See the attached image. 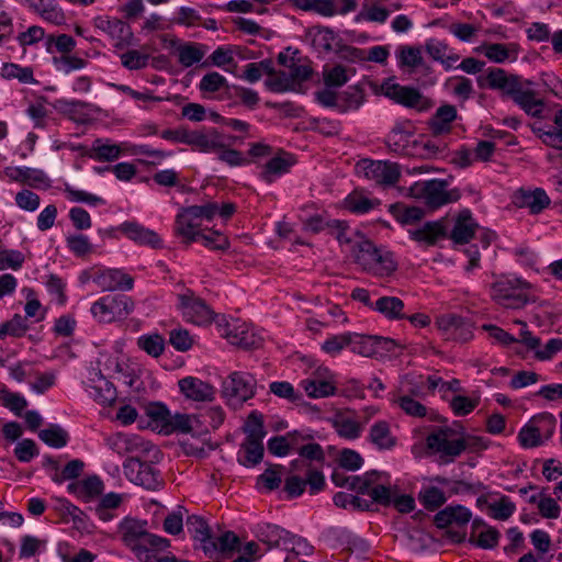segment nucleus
I'll list each match as a JSON object with an SVG mask.
<instances>
[{"label": "nucleus", "mask_w": 562, "mask_h": 562, "mask_svg": "<svg viewBox=\"0 0 562 562\" xmlns=\"http://www.w3.org/2000/svg\"><path fill=\"white\" fill-rule=\"evenodd\" d=\"M296 164L293 154L281 150L279 155L269 159L259 173L261 180L271 184L279 177L290 172L291 168Z\"/></svg>", "instance_id": "nucleus-23"}, {"label": "nucleus", "mask_w": 562, "mask_h": 562, "mask_svg": "<svg viewBox=\"0 0 562 562\" xmlns=\"http://www.w3.org/2000/svg\"><path fill=\"white\" fill-rule=\"evenodd\" d=\"M448 181L443 179H431L424 181L418 188V196L422 198L425 204L431 209L437 210L443 205L454 203L460 200L461 191L458 188L448 190Z\"/></svg>", "instance_id": "nucleus-8"}, {"label": "nucleus", "mask_w": 562, "mask_h": 562, "mask_svg": "<svg viewBox=\"0 0 562 562\" xmlns=\"http://www.w3.org/2000/svg\"><path fill=\"white\" fill-rule=\"evenodd\" d=\"M216 328L221 337L244 349L258 348L262 341L246 323L236 318L227 319L225 315L216 316Z\"/></svg>", "instance_id": "nucleus-5"}, {"label": "nucleus", "mask_w": 562, "mask_h": 562, "mask_svg": "<svg viewBox=\"0 0 562 562\" xmlns=\"http://www.w3.org/2000/svg\"><path fill=\"white\" fill-rule=\"evenodd\" d=\"M120 231L136 244L150 246L155 249L162 247V240L158 234L149 228L144 227L137 222L125 221L120 225Z\"/></svg>", "instance_id": "nucleus-25"}, {"label": "nucleus", "mask_w": 562, "mask_h": 562, "mask_svg": "<svg viewBox=\"0 0 562 562\" xmlns=\"http://www.w3.org/2000/svg\"><path fill=\"white\" fill-rule=\"evenodd\" d=\"M324 83L327 88H339L348 82L349 76L347 69L341 65H336L323 72Z\"/></svg>", "instance_id": "nucleus-64"}, {"label": "nucleus", "mask_w": 562, "mask_h": 562, "mask_svg": "<svg viewBox=\"0 0 562 562\" xmlns=\"http://www.w3.org/2000/svg\"><path fill=\"white\" fill-rule=\"evenodd\" d=\"M384 143L391 153L412 157L416 143L412 122L396 123L386 135Z\"/></svg>", "instance_id": "nucleus-14"}, {"label": "nucleus", "mask_w": 562, "mask_h": 562, "mask_svg": "<svg viewBox=\"0 0 562 562\" xmlns=\"http://www.w3.org/2000/svg\"><path fill=\"white\" fill-rule=\"evenodd\" d=\"M194 418L196 416H191L188 414H175L170 413V420L165 430V434L171 432H181V434H190L193 430V423H195Z\"/></svg>", "instance_id": "nucleus-61"}, {"label": "nucleus", "mask_w": 562, "mask_h": 562, "mask_svg": "<svg viewBox=\"0 0 562 562\" xmlns=\"http://www.w3.org/2000/svg\"><path fill=\"white\" fill-rule=\"evenodd\" d=\"M137 346L147 355L158 358L165 350V339L159 334L142 335L137 338Z\"/></svg>", "instance_id": "nucleus-55"}, {"label": "nucleus", "mask_w": 562, "mask_h": 562, "mask_svg": "<svg viewBox=\"0 0 562 562\" xmlns=\"http://www.w3.org/2000/svg\"><path fill=\"white\" fill-rule=\"evenodd\" d=\"M225 413L221 406H212L199 414L194 418L195 424H201L205 427V431L217 429L224 422Z\"/></svg>", "instance_id": "nucleus-54"}, {"label": "nucleus", "mask_w": 562, "mask_h": 562, "mask_svg": "<svg viewBox=\"0 0 562 562\" xmlns=\"http://www.w3.org/2000/svg\"><path fill=\"white\" fill-rule=\"evenodd\" d=\"M31 7L50 23L61 24L65 21V14L55 0H33Z\"/></svg>", "instance_id": "nucleus-44"}, {"label": "nucleus", "mask_w": 562, "mask_h": 562, "mask_svg": "<svg viewBox=\"0 0 562 562\" xmlns=\"http://www.w3.org/2000/svg\"><path fill=\"white\" fill-rule=\"evenodd\" d=\"M27 329L25 317L15 314L10 321L0 325V339H4L7 336L23 337Z\"/></svg>", "instance_id": "nucleus-58"}, {"label": "nucleus", "mask_w": 562, "mask_h": 562, "mask_svg": "<svg viewBox=\"0 0 562 562\" xmlns=\"http://www.w3.org/2000/svg\"><path fill=\"white\" fill-rule=\"evenodd\" d=\"M383 93L386 98L405 108L426 111L430 108V101L422 92L411 86H402L387 79L382 85Z\"/></svg>", "instance_id": "nucleus-9"}, {"label": "nucleus", "mask_w": 562, "mask_h": 562, "mask_svg": "<svg viewBox=\"0 0 562 562\" xmlns=\"http://www.w3.org/2000/svg\"><path fill=\"white\" fill-rule=\"evenodd\" d=\"M188 145L198 148L200 151L211 153L222 148L223 142L217 130L212 128L209 133L190 131Z\"/></svg>", "instance_id": "nucleus-33"}, {"label": "nucleus", "mask_w": 562, "mask_h": 562, "mask_svg": "<svg viewBox=\"0 0 562 562\" xmlns=\"http://www.w3.org/2000/svg\"><path fill=\"white\" fill-rule=\"evenodd\" d=\"M187 530L194 540L195 544H202L209 539L212 532L206 520L198 515H190L186 520Z\"/></svg>", "instance_id": "nucleus-51"}, {"label": "nucleus", "mask_w": 562, "mask_h": 562, "mask_svg": "<svg viewBox=\"0 0 562 562\" xmlns=\"http://www.w3.org/2000/svg\"><path fill=\"white\" fill-rule=\"evenodd\" d=\"M362 165L366 178L383 187L394 186L401 177L400 166L396 162L364 159Z\"/></svg>", "instance_id": "nucleus-16"}, {"label": "nucleus", "mask_w": 562, "mask_h": 562, "mask_svg": "<svg viewBox=\"0 0 562 562\" xmlns=\"http://www.w3.org/2000/svg\"><path fill=\"white\" fill-rule=\"evenodd\" d=\"M204 45L198 43H186L178 47V61L186 68L192 67L194 64L200 63L205 50Z\"/></svg>", "instance_id": "nucleus-49"}, {"label": "nucleus", "mask_w": 562, "mask_h": 562, "mask_svg": "<svg viewBox=\"0 0 562 562\" xmlns=\"http://www.w3.org/2000/svg\"><path fill=\"white\" fill-rule=\"evenodd\" d=\"M0 405L21 416L22 411L27 406V401L20 393L11 392L3 386L0 390Z\"/></svg>", "instance_id": "nucleus-57"}, {"label": "nucleus", "mask_w": 562, "mask_h": 562, "mask_svg": "<svg viewBox=\"0 0 562 562\" xmlns=\"http://www.w3.org/2000/svg\"><path fill=\"white\" fill-rule=\"evenodd\" d=\"M69 494L75 495L78 499L89 503L103 494L104 483L100 476L93 474L81 481H75L67 485Z\"/></svg>", "instance_id": "nucleus-24"}, {"label": "nucleus", "mask_w": 562, "mask_h": 562, "mask_svg": "<svg viewBox=\"0 0 562 562\" xmlns=\"http://www.w3.org/2000/svg\"><path fill=\"white\" fill-rule=\"evenodd\" d=\"M366 101V92L361 85L349 86L339 93L338 112L357 111Z\"/></svg>", "instance_id": "nucleus-36"}, {"label": "nucleus", "mask_w": 562, "mask_h": 562, "mask_svg": "<svg viewBox=\"0 0 562 562\" xmlns=\"http://www.w3.org/2000/svg\"><path fill=\"white\" fill-rule=\"evenodd\" d=\"M369 440L379 450H391L396 445V438L392 436L390 425L385 420H378L371 426Z\"/></svg>", "instance_id": "nucleus-39"}, {"label": "nucleus", "mask_w": 562, "mask_h": 562, "mask_svg": "<svg viewBox=\"0 0 562 562\" xmlns=\"http://www.w3.org/2000/svg\"><path fill=\"white\" fill-rule=\"evenodd\" d=\"M94 26L105 33L117 49L135 45V37L130 24L121 19L99 15L93 19Z\"/></svg>", "instance_id": "nucleus-11"}, {"label": "nucleus", "mask_w": 562, "mask_h": 562, "mask_svg": "<svg viewBox=\"0 0 562 562\" xmlns=\"http://www.w3.org/2000/svg\"><path fill=\"white\" fill-rule=\"evenodd\" d=\"M10 181L29 184L35 189H48L52 181L41 169L30 167H5L3 170Z\"/></svg>", "instance_id": "nucleus-20"}, {"label": "nucleus", "mask_w": 562, "mask_h": 562, "mask_svg": "<svg viewBox=\"0 0 562 562\" xmlns=\"http://www.w3.org/2000/svg\"><path fill=\"white\" fill-rule=\"evenodd\" d=\"M38 438L55 449L64 448L69 441L68 432L58 424H50L47 428L40 430Z\"/></svg>", "instance_id": "nucleus-46"}, {"label": "nucleus", "mask_w": 562, "mask_h": 562, "mask_svg": "<svg viewBox=\"0 0 562 562\" xmlns=\"http://www.w3.org/2000/svg\"><path fill=\"white\" fill-rule=\"evenodd\" d=\"M454 435L457 431L450 426L438 427L426 437V446L445 463L452 462L468 449L464 437L452 438Z\"/></svg>", "instance_id": "nucleus-4"}, {"label": "nucleus", "mask_w": 562, "mask_h": 562, "mask_svg": "<svg viewBox=\"0 0 562 562\" xmlns=\"http://www.w3.org/2000/svg\"><path fill=\"white\" fill-rule=\"evenodd\" d=\"M181 393L189 400L195 402L212 401L215 394V389L194 376H186L178 382Z\"/></svg>", "instance_id": "nucleus-26"}, {"label": "nucleus", "mask_w": 562, "mask_h": 562, "mask_svg": "<svg viewBox=\"0 0 562 562\" xmlns=\"http://www.w3.org/2000/svg\"><path fill=\"white\" fill-rule=\"evenodd\" d=\"M125 476L134 484L149 491H157L164 485L160 471L151 463L131 457L123 462Z\"/></svg>", "instance_id": "nucleus-7"}, {"label": "nucleus", "mask_w": 562, "mask_h": 562, "mask_svg": "<svg viewBox=\"0 0 562 562\" xmlns=\"http://www.w3.org/2000/svg\"><path fill=\"white\" fill-rule=\"evenodd\" d=\"M66 244L68 249L76 257H85L92 252L93 246L91 245L88 236L83 234H75L66 237Z\"/></svg>", "instance_id": "nucleus-63"}, {"label": "nucleus", "mask_w": 562, "mask_h": 562, "mask_svg": "<svg viewBox=\"0 0 562 562\" xmlns=\"http://www.w3.org/2000/svg\"><path fill=\"white\" fill-rule=\"evenodd\" d=\"M71 150H81L83 156L94 161H114L119 159L123 149L120 145L111 143L109 138H97L90 149L83 145L71 146Z\"/></svg>", "instance_id": "nucleus-22"}, {"label": "nucleus", "mask_w": 562, "mask_h": 562, "mask_svg": "<svg viewBox=\"0 0 562 562\" xmlns=\"http://www.w3.org/2000/svg\"><path fill=\"white\" fill-rule=\"evenodd\" d=\"M404 302L396 296H381L374 302L373 311L379 312L390 321L406 319Z\"/></svg>", "instance_id": "nucleus-35"}, {"label": "nucleus", "mask_w": 562, "mask_h": 562, "mask_svg": "<svg viewBox=\"0 0 562 562\" xmlns=\"http://www.w3.org/2000/svg\"><path fill=\"white\" fill-rule=\"evenodd\" d=\"M134 310V303L125 294H108L91 305L92 316L100 323L125 318Z\"/></svg>", "instance_id": "nucleus-6"}, {"label": "nucleus", "mask_w": 562, "mask_h": 562, "mask_svg": "<svg viewBox=\"0 0 562 562\" xmlns=\"http://www.w3.org/2000/svg\"><path fill=\"white\" fill-rule=\"evenodd\" d=\"M246 434L245 440L261 441L266 437L267 431L263 425V415L258 411H252L248 415L245 425L243 427Z\"/></svg>", "instance_id": "nucleus-50"}, {"label": "nucleus", "mask_w": 562, "mask_h": 562, "mask_svg": "<svg viewBox=\"0 0 562 562\" xmlns=\"http://www.w3.org/2000/svg\"><path fill=\"white\" fill-rule=\"evenodd\" d=\"M178 306L186 322L204 326L216 321L214 312L204 300L195 296L192 291L178 295Z\"/></svg>", "instance_id": "nucleus-10"}, {"label": "nucleus", "mask_w": 562, "mask_h": 562, "mask_svg": "<svg viewBox=\"0 0 562 562\" xmlns=\"http://www.w3.org/2000/svg\"><path fill=\"white\" fill-rule=\"evenodd\" d=\"M85 468V462L80 459H74L69 461L60 472L54 473L52 480L56 484H61L65 481L78 479Z\"/></svg>", "instance_id": "nucleus-62"}, {"label": "nucleus", "mask_w": 562, "mask_h": 562, "mask_svg": "<svg viewBox=\"0 0 562 562\" xmlns=\"http://www.w3.org/2000/svg\"><path fill=\"white\" fill-rule=\"evenodd\" d=\"M409 237L423 246H435L440 239L447 236L442 221L426 222L417 229L408 231Z\"/></svg>", "instance_id": "nucleus-28"}, {"label": "nucleus", "mask_w": 562, "mask_h": 562, "mask_svg": "<svg viewBox=\"0 0 562 562\" xmlns=\"http://www.w3.org/2000/svg\"><path fill=\"white\" fill-rule=\"evenodd\" d=\"M351 340L349 348L353 353H358L363 357L376 356V349L374 346L375 336L351 333Z\"/></svg>", "instance_id": "nucleus-53"}, {"label": "nucleus", "mask_w": 562, "mask_h": 562, "mask_svg": "<svg viewBox=\"0 0 562 562\" xmlns=\"http://www.w3.org/2000/svg\"><path fill=\"white\" fill-rule=\"evenodd\" d=\"M239 538L233 531L215 535L213 531L202 544H194L209 559L231 558L238 550Z\"/></svg>", "instance_id": "nucleus-13"}, {"label": "nucleus", "mask_w": 562, "mask_h": 562, "mask_svg": "<svg viewBox=\"0 0 562 562\" xmlns=\"http://www.w3.org/2000/svg\"><path fill=\"white\" fill-rule=\"evenodd\" d=\"M486 80L491 89L501 90L503 97L509 98L527 115L536 119L546 117V102L533 88V81L518 75H508L502 68H491Z\"/></svg>", "instance_id": "nucleus-1"}, {"label": "nucleus", "mask_w": 562, "mask_h": 562, "mask_svg": "<svg viewBox=\"0 0 562 562\" xmlns=\"http://www.w3.org/2000/svg\"><path fill=\"white\" fill-rule=\"evenodd\" d=\"M518 441L525 449L536 448L543 443L539 435V428L536 427L533 418H531L518 432Z\"/></svg>", "instance_id": "nucleus-56"}, {"label": "nucleus", "mask_w": 562, "mask_h": 562, "mask_svg": "<svg viewBox=\"0 0 562 562\" xmlns=\"http://www.w3.org/2000/svg\"><path fill=\"white\" fill-rule=\"evenodd\" d=\"M391 402L397 404L398 407L408 416L422 418L427 415V407L408 394H392Z\"/></svg>", "instance_id": "nucleus-47"}, {"label": "nucleus", "mask_w": 562, "mask_h": 562, "mask_svg": "<svg viewBox=\"0 0 562 562\" xmlns=\"http://www.w3.org/2000/svg\"><path fill=\"white\" fill-rule=\"evenodd\" d=\"M290 2L297 10L323 16L344 15L358 8V0H290Z\"/></svg>", "instance_id": "nucleus-12"}, {"label": "nucleus", "mask_w": 562, "mask_h": 562, "mask_svg": "<svg viewBox=\"0 0 562 562\" xmlns=\"http://www.w3.org/2000/svg\"><path fill=\"white\" fill-rule=\"evenodd\" d=\"M331 426L339 435V437L355 440L361 436L362 426L359 422L347 417L342 414H337L331 419Z\"/></svg>", "instance_id": "nucleus-40"}, {"label": "nucleus", "mask_w": 562, "mask_h": 562, "mask_svg": "<svg viewBox=\"0 0 562 562\" xmlns=\"http://www.w3.org/2000/svg\"><path fill=\"white\" fill-rule=\"evenodd\" d=\"M254 535L269 548L285 546L290 539L289 531L272 524H258L254 529Z\"/></svg>", "instance_id": "nucleus-30"}, {"label": "nucleus", "mask_w": 562, "mask_h": 562, "mask_svg": "<svg viewBox=\"0 0 562 562\" xmlns=\"http://www.w3.org/2000/svg\"><path fill=\"white\" fill-rule=\"evenodd\" d=\"M436 324L446 340L467 342L473 337V324L469 318L448 314L438 317Z\"/></svg>", "instance_id": "nucleus-15"}, {"label": "nucleus", "mask_w": 562, "mask_h": 562, "mask_svg": "<svg viewBox=\"0 0 562 562\" xmlns=\"http://www.w3.org/2000/svg\"><path fill=\"white\" fill-rule=\"evenodd\" d=\"M300 386L305 391L308 397L323 398L336 394L335 384L319 376H310L300 382Z\"/></svg>", "instance_id": "nucleus-37"}, {"label": "nucleus", "mask_w": 562, "mask_h": 562, "mask_svg": "<svg viewBox=\"0 0 562 562\" xmlns=\"http://www.w3.org/2000/svg\"><path fill=\"white\" fill-rule=\"evenodd\" d=\"M477 227L479 225L473 218L471 211L464 209L458 214L449 237L456 244H467L473 238Z\"/></svg>", "instance_id": "nucleus-29"}, {"label": "nucleus", "mask_w": 562, "mask_h": 562, "mask_svg": "<svg viewBox=\"0 0 562 562\" xmlns=\"http://www.w3.org/2000/svg\"><path fill=\"white\" fill-rule=\"evenodd\" d=\"M513 203L515 206L528 209L530 214L537 215L550 205L551 200L542 188H519L513 194Z\"/></svg>", "instance_id": "nucleus-18"}, {"label": "nucleus", "mask_w": 562, "mask_h": 562, "mask_svg": "<svg viewBox=\"0 0 562 562\" xmlns=\"http://www.w3.org/2000/svg\"><path fill=\"white\" fill-rule=\"evenodd\" d=\"M390 212L393 217L403 225L415 224L425 216V212L422 207L407 206L403 203L391 204Z\"/></svg>", "instance_id": "nucleus-45"}, {"label": "nucleus", "mask_w": 562, "mask_h": 562, "mask_svg": "<svg viewBox=\"0 0 562 562\" xmlns=\"http://www.w3.org/2000/svg\"><path fill=\"white\" fill-rule=\"evenodd\" d=\"M552 123L544 125L537 121L529 123L528 126L546 146L562 149V108L555 111Z\"/></svg>", "instance_id": "nucleus-19"}, {"label": "nucleus", "mask_w": 562, "mask_h": 562, "mask_svg": "<svg viewBox=\"0 0 562 562\" xmlns=\"http://www.w3.org/2000/svg\"><path fill=\"white\" fill-rule=\"evenodd\" d=\"M256 387L257 380L251 373L235 371L223 381L222 396L228 406L237 409L255 396Z\"/></svg>", "instance_id": "nucleus-3"}, {"label": "nucleus", "mask_w": 562, "mask_h": 562, "mask_svg": "<svg viewBox=\"0 0 562 562\" xmlns=\"http://www.w3.org/2000/svg\"><path fill=\"white\" fill-rule=\"evenodd\" d=\"M447 149L446 144L438 143L425 136L416 137L412 157L431 159L442 156Z\"/></svg>", "instance_id": "nucleus-41"}, {"label": "nucleus", "mask_w": 562, "mask_h": 562, "mask_svg": "<svg viewBox=\"0 0 562 562\" xmlns=\"http://www.w3.org/2000/svg\"><path fill=\"white\" fill-rule=\"evenodd\" d=\"M91 397L103 406H110L116 400V389L112 382L106 379L90 378Z\"/></svg>", "instance_id": "nucleus-38"}, {"label": "nucleus", "mask_w": 562, "mask_h": 562, "mask_svg": "<svg viewBox=\"0 0 562 562\" xmlns=\"http://www.w3.org/2000/svg\"><path fill=\"white\" fill-rule=\"evenodd\" d=\"M202 223L203 221L198 217L192 207H182L176 216L175 233L184 244L190 245L203 233Z\"/></svg>", "instance_id": "nucleus-17"}, {"label": "nucleus", "mask_w": 562, "mask_h": 562, "mask_svg": "<svg viewBox=\"0 0 562 562\" xmlns=\"http://www.w3.org/2000/svg\"><path fill=\"white\" fill-rule=\"evenodd\" d=\"M528 502L538 505L539 513L543 518L557 519L560 516L561 507L557 501L550 496H542L539 499L537 495H531Z\"/></svg>", "instance_id": "nucleus-60"}, {"label": "nucleus", "mask_w": 562, "mask_h": 562, "mask_svg": "<svg viewBox=\"0 0 562 562\" xmlns=\"http://www.w3.org/2000/svg\"><path fill=\"white\" fill-rule=\"evenodd\" d=\"M265 453L261 441L245 440L239 450L238 462L244 467H254L261 462Z\"/></svg>", "instance_id": "nucleus-42"}, {"label": "nucleus", "mask_w": 562, "mask_h": 562, "mask_svg": "<svg viewBox=\"0 0 562 562\" xmlns=\"http://www.w3.org/2000/svg\"><path fill=\"white\" fill-rule=\"evenodd\" d=\"M472 518V513L463 505H449L439 510L434 517V524L437 528L443 529L453 524L457 526L467 525Z\"/></svg>", "instance_id": "nucleus-27"}, {"label": "nucleus", "mask_w": 562, "mask_h": 562, "mask_svg": "<svg viewBox=\"0 0 562 562\" xmlns=\"http://www.w3.org/2000/svg\"><path fill=\"white\" fill-rule=\"evenodd\" d=\"M378 249V246L369 239H362L353 244L351 255L355 263L361 267L367 272L372 263L373 256Z\"/></svg>", "instance_id": "nucleus-43"}, {"label": "nucleus", "mask_w": 562, "mask_h": 562, "mask_svg": "<svg viewBox=\"0 0 562 562\" xmlns=\"http://www.w3.org/2000/svg\"><path fill=\"white\" fill-rule=\"evenodd\" d=\"M396 269L397 261L394 258V254L384 247H378L367 273L375 277H389L394 273Z\"/></svg>", "instance_id": "nucleus-32"}, {"label": "nucleus", "mask_w": 562, "mask_h": 562, "mask_svg": "<svg viewBox=\"0 0 562 562\" xmlns=\"http://www.w3.org/2000/svg\"><path fill=\"white\" fill-rule=\"evenodd\" d=\"M93 281L102 291H131L134 286L133 277L121 269H103Z\"/></svg>", "instance_id": "nucleus-21"}, {"label": "nucleus", "mask_w": 562, "mask_h": 562, "mask_svg": "<svg viewBox=\"0 0 562 562\" xmlns=\"http://www.w3.org/2000/svg\"><path fill=\"white\" fill-rule=\"evenodd\" d=\"M146 521L125 518L120 524L122 540L132 550L136 549L144 540L146 531Z\"/></svg>", "instance_id": "nucleus-31"}, {"label": "nucleus", "mask_w": 562, "mask_h": 562, "mask_svg": "<svg viewBox=\"0 0 562 562\" xmlns=\"http://www.w3.org/2000/svg\"><path fill=\"white\" fill-rule=\"evenodd\" d=\"M418 501L427 510L434 512L447 502V497L437 486H424L418 492Z\"/></svg>", "instance_id": "nucleus-52"}, {"label": "nucleus", "mask_w": 562, "mask_h": 562, "mask_svg": "<svg viewBox=\"0 0 562 562\" xmlns=\"http://www.w3.org/2000/svg\"><path fill=\"white\" fill-rule=\"evenodd\" d=\"M386 1L387 0H366V11L357 15L356 21L364 19L369 22L384 23L391 13V10L382 7V3Z\"/></svg>", "instance_id": "nucleus-48"}, {"label": "nucleus", "mask_w": 562, "mask_h": 562, "mask_svg": "<svg viewBox=\"0 0 562 562\" xmlns=\"http://www.w3.org/2000/svg\"><path fill=\"white\" fill-rule=\"evenodd\" d=\"M1 75L5 79H18L22 83L35 82L33 69L31 67H21L18 64H4L1 69Z\"/></svg>", "instance_id": "nucleus-59"}, {"label": "nucleus", "mask_w": 562, "mask_h": 562, "mask_svg": "<svg viewBox=\"0 0 562 562\" xmlns=\"http://www.w3.org/2000/svg\"><path fill=\"white\" fill-rule=\"evenodd\" d=\"M531 284L520 278L502 277L491 285V297L505 308H521L530 301Z\"/></svg>", "instance_id": "nucleus-2"}, {"label": "nucleus", "mask_w": 562, "mask_h": 562, "mask_svg": "<svg viewBox=\"0 0 562 562\" xmlns=\"http://www.w3.org/2000/svg\"><path fill=\"white\" fill-rule=\"evenodd\" d=\"M457 109L451 104L439 106L429 121V127L434 135H441L451 131V123L457 119Z\"/></svg>", "instance_id": "nucleus-34"}]
</instances>
